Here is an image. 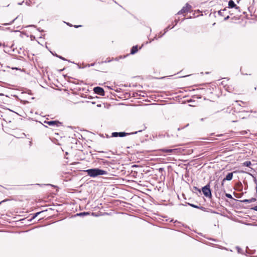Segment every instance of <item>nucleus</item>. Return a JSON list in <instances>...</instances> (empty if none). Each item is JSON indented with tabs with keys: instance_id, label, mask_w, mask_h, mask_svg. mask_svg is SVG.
<instances>
[{
	"instance_id": "obj_1",
	"label": "nucleus",
	"mask_w": 257,
	"mask_h": 257,
	"mask_svg": "<svg viewBox=\"0 0 257 257\" xmlns=\"http://www.w3.org/2000/svg\"><path fill=\"white\" fill-rule=\"evenodd\" d=\"M87 175L91 177H96L98 176L107 174V172L99 168L90 169L85 171Z\"/></svg>"
},
{
	"instance_id": "obj_2",
	"label": "nucleus",
	"mask_w": 257,
	"mask_h": 257,
	"mask_svg": "<svg viewBox=\"0 0 257 257\" xmlns=\"http://www.w3.org/2000/svg\"><path fill=\"white\" fill-rule=\"evenodd\" d=\"M146 128V126L144 125L142 126L141 130H139L138 131H136L134 133H126L124 132H119V133L114 132V133H112V137H125L128 135L136 134L138 132H142L143 131L145 130Z\"/></svg>"
},
{
	"instance_id": "obj_3",
	"label": "nucleus",
	"mask_w": 257,
	"mask_h": 257,
	"mask_svg": "<svg viewBox=\"0 0 257 257\" xmlns=\"http://www.w3.org/2000/svg\"><path fill=\"white\" fill-rule=\"evenodd\" d=\"M202 192L206 197H211V192L210 189V184H208L202 189Z\"/></svg>"
},
{
	"instance_id": "obj_4",
	"label": "nucleus",
	"mask_w": 257,
	"mask_h": 257,
	"mask_svg": "<svg viewBox=\"0 0 257 257\" xmlns=\"http://www.w3.org/2000/svg\"><path fill=\"white\" fill-rule=\"evenodd\" d=\"M94 92L100 96H104L105 92L103 89L100 87L97 86L94 88Z\"/></svg>"
},
{
	"instance_id": "obj_5",
	"label": "nucleus",
	"mask_w": 257,
	"mask_h": 257,
	"mask_svg": "<svg viewBox=\"0 0 257 257\" xmlns=\"http://www.w3.org/2000/svg\"><path fill=\"white\" fill-rule=\"evenodd\" d=\"M191 7L189 4H186L185 7H183L182 9L178 12V15H181L184 13H187L189 11V10L191 9Z\"/></svg>"
},
{
	"instance_id": "obj_6",
	"label": "nucleus",
	"mask_w": 257,
	"mask_h": 257,
	"mask_svg": "<svg viewBox=\"0 0 257 257\" xmlns=\"http://www.w3.org/2000/svg\"><path fill=\"white\" fill-rule=\"evenodd\" d=\"M44 122L50 126H59L61 123L58 120L45 121Z\"/></svg>"
},
{
	"instance_id": "obj_7",
	"label": "nucleus",
	"mask_w": 257,
	"mask_h": 257,
	"mask_svg": "<svg viewBox=\"0 0 257 257\" xmlns=\"http://www.w3.org/2000/svg\"><path fill=\"white\" fill-rule=\"evenodd\" d=\"M228 7L229 8H235L236 9H239V7L237 6L232 0H230L228 2Z\"/></svg>"
},
{
	"instance_id": "obj_8",
	"label": "nucleus",
	"mask_w": 257,
	"mask_h": 257,
	"mask_svg": "<svg viewBox=\"0 0 257 257\" xmlns=\"http://www.w3.org/2000/svg\"><path fill=\"white\" fill-rule=\"evenodd\" d=\"M233 177V173H229L226 176L225 178H224L222 181V185H223V182L225 180L230 181L232 179Z\"/></svg>"
},
{
	"instance_id": "obj_9",
	"label": "nucleus",
	"mask_w": 257,
	"mask_h": 257,
	"mask_svg": "<svg viewBox=\"0 0 257 257\" xmlns=\"http://www.w3.org/2000/svg\"><path fill=\"white\" fill-rule=\"evenodd\" d=\"M256 201V199L255 198H251L249 199H244L243 200H241V202L243 203H250L253 202H255Z\"/></svg>"
},
{
	"instance_id": "obj_10",
	"label": "nucleus",
	"mask_w": 257,
	"mask_h": 257,
	"mask_svg": "<svg viewBox=\"0 0 257 257\" xmlns=\"http://www.w3.org/2000/svg\"><path fill=\"white\" fill-rule=\"evenodd\" d=\"M138 47L137 46H133L131 51V54H134L138 51Z\"/></svg>"
},
{
	"instance_id": "obj_11",
	"label": "nucleus",
	"mask_w": 257,
	"mask_h": 257,
	"mask_svg": "<svg viewBox=\"0 0 257 257\" xmlns=\"http://www.w3.org/2000/svg\"><path fill=\"white\" fill-rule=\"evenodd\" d=\"M188 204L190 206H191L192 207H193V208H199V209H200L202 210H204V208L203 207H202V206L199 207V206H198L197 205H194V204H191V203H188Z\"/></svg>"
},
{
	"instance_id": "obj_12",
	"label": "nucleus",
	"mask_w": 257,
	"mask_h": 257,
	"mask_svg": "<svg viewBox=\"0 0 257 257\" xmlns=\"http://www.w3.org/2000/svg\"><path fill=\"white\" fill-rule=\"evenodd\" d=\"M176 149H163L162 151L165 153H172L176 151Z\"/></svg>"
},
{
	"instance_id": "obj_13",
	"label": "nucleus",
	"mask_w": 257,
	"mask_h": 257,
	"mask_svg": "<svg viewBox=\"0 0 257 257\" xmlns=\"http://www.w3.org/2000/svg\"><path fill=\"white\" fill-rule=\"evenodd\" d=\"M251 163L250 161H245L243 163V166H246V167H250Z\"/></svg>"
},
{
	"instance_id": "obj_14",
	"label": "nucleus",
	"mask_w": 257,
	"mask_h": 257,
	"mask_svg": "<svg viewBox=\"0 0 257 257\" xmlns=\"http://www.w3.org/2000/svg\"><path fill=\"white\" fill-rule=\"evenodd\" d=\"M225 9H223V10H220L218 11V14L219 15L221 16H224V12L225 11Z\"/></svg>"
},
{
	"instance_id": "obj_15",
	"label": "nucleus",
	"mask_w": 257,
	"mask_h": 257,
	"mask_svg": "<svg viewBox=\"0 0 257 257\" xmlns=\"http://www.w3.org/2000/svg\"><path fill=\"white\" fill-rule=\"evenodd\" d=\"M236 249H237V252H238L239 253H242L241 248H240L239 247H238V246H236Z\"/></svg>"
},
{
	"instance_id": "obj_16",
	"label": "nucleus",
	"mask_w": 257,
	"mask_h": 257,
	"mask_svg": "<svg viewBox=\"0 0 257 257\" xmlns=\"http://www.w3.org/2000/svg\"><path fill=\"white\" fill-rule=\"evenodd\" d=\"M225 196L226 197H227L228 198H230V199L232 198V195L230 194L226 193Z\"/></svg>"
},
{
	"instance_id": "obj_17",
	"label": "nucleus",
	"mask_w": 257,
	"mask_h": 257,
	"mask_svg": "<svg viewBox=\"0 0 257 257\" xmlns=\"http://www.w3.org/2000/svg\"><path fill=\"white\" fill-rule=\"evenodd\" d=\"M41 212H37L36 213V214H34V215L33 216L32 219H34L35 218L38 214H40Z\"/></svg>"
},
{
	"instance_id": "obj_18",
	"label": "nucleus",
	"mask_w": 257,
	"mask_h": 257,
	"mask_svg": "<svg viewBox=\"0 0 257 257\" xmlns=\"http://www.w3.org/2000/svg\"><path fill=\"white\" fill-rule=\"evenodd\" d=\"M56 56L57 57H58V58H59L60 59H62V60H66L64 58L62 57V56H58V55H56Z\"/></svg>"
},
{
	"instance_id": "obj_19",
	"label": "nucleus",
	"mask_w": 257,
	"mask_h": 257,
	"mask_svg": "<svg viewBox=\"0 0 257 257\" xmlns=\"http://www.w3.org/2000/svg\"><path fill=\"white\" fill-rule=\"evenodd\" d=\"M86 214H88V213H85V212L80 213L77 214V215H82Z\"/></svg>"
},
{
	"instance_id": "obj_20",
	"label": "nucleus",
	"mask_w": 257,
	"mask_h": 257,
	"mask_svg": "<svg viewBox=\"0 0 257 257\" xmlns=\"http://www.w3.org/2000/svg\"><path fill=\"white\" fill-rule=\"evenodd\" d=\"M17 18H15L14 20H13L12 22H11L10 23H8V24H5V25H10V24H12L14 22V21L17 19Z\"/></svg>"
},
{
	"instance_id": "obj_21",
	"label": "nucleus",
	"mask_w": 257,
	"mask_h": 257,
	"mask_svg": "<svg viewBox=\"0 0 257 257\" xmlns=\"http://www.w3.org/2000/svg\"><path fill=\"white\" fill-rule=\"evenodd\" d=\"M252 209L257 211V205L252 208Z\"/></svg>"
},
{
	"instance_id": "obj_22",
	"label": "nucleus",
	"mask_w": 257,
	"mask_h": 257,
	"mask_svg": "<svg viewBox=\"0 0 257 257\" xmlns=\"http://www.w3.org/2000/svg\"><path fill=\"white\" fill-rule=\"evenodd\" d=\"M173 27H174V26L173 27ZM169 29H171V28H170V27H169H169H168L165 29V30H166V31H165V33H166V32L168 31V30Z\"/></svg>"
},
{
	"instance_id": "obj_23",
	"label": "nucleus",
	"mask_w": 257,
	"mask_h": 257,
	"mask_svg": "<svg viewBox=\"0 0 257 257\" xmlns=\"http://www.w3.org/2000/svg\"><path fill=\"white\" fill-rule=\"evenodd\" d=\"M229 16H227V17H225L224 19V21L228 20L229 19Z\"/></svg>"
},
{
	"instance_id": "obj_24",
	"label": "nucleus",
	"mask_w": 257,
	"mask_h": 257,
	"mask_svg": "<svg viewBox=\"0 0 257 257\" xmlns=\"http://www.w3.org/2000/svg\"><path fill=\"white\" fill-rule=\"evenodd\" d=\"M81 25H79V26L75 25V26H74V27L78 28V27H81Z\"/></svg>"
},
{
	"instance_id": "obj_25",
	"label": "nucleus",
	"mask_w": 257,
	"mask_h": 257,
	"mask_svg": "<svg viewBox=\"0 0 257 257\" xmlns=\"http://www.w3.org/2000/svg\"><path fill=\"white\" fill-rule=\"evenodd\" d=\"M217 185H218V183H216V184H215V188H216V187H217Z\"/></svg>"
},
{
	"instance_id": "obj_26",
	"label": "nucleus",
	"mask_w": 257,
	"mask_h": 257,
	"mask_svg": "<svg viewBox=\"0 0 257 257\" xmlns=\"http://www.w3.org/2000/svg\"><path fill=\"white\" fill-rule=\"evenodd\" d=\"M178 20H175L176 24L177 23Z\"/></svg>"
},
{
	"instance_id": "obj_27",
	"label": "nucleus",
	"mask_w": 257,
	"mask_h": 257,
	"mask_svg": "<svg viewBox=\"0 0 257 257\" xmlns=\"http://www.w3.org/2000/svg\"><path fill=\"white\" fill-rule=\"evenodd\" d=\"M67 24L68 25H69V26H72L71 25H70V24H68V23H67Z\"/></svg>"
},
{
	"instance_id": "obj_28",
	"label": "nucleus",
	"mask_w": 257,
	"mask_h": 257,
	"mask_svg": "<svg viewBox=\"0 0 257 257\" xmlns=\"http://www.w3.org/2000/svg\"><path fill=\"white\" fill-rule=\"evenodd\" d=\"M194 188L196 189V190H198L197 188L196 187H195Z\"/></svg>"
},
{
	"instance_id": "obj_29",
	"label": "nucleus",
	"mask_w": 257,
	"mask_h": 257,
	"mask_svg": "<svg viewBox=\"0 0 257 257\" xmlns=\"http://www.w3.org/2000/svg\"><path fill=\"white\" fill-rule=\"evenodd\" d=\"M237 120H232V122H236Z\"/></svg>"
},
{
	"instance_id": "obj_30",
	"label": "nucleus",
	"mask_w": 257,
	"mask_h": 257,
	"mask_svg": "<svg viewBox=\"0 0 257 257\" xmlns=\"http://www.w3.org/2000/svg\"><path fill=\"white\" fill-rule=\"evenodd\" d=\"M4 201H5V200H4V201H3L1 202H0V204L2 203V202H4Z\"/></svg>"
},
{
	"instance_id": "obj_31",
	"label": "nucleus",
	"mask_w": 257,
	"mask_h": 257,
	"mask_svg": "<svg viewBox=\"0 0 257 257\" xmlns=\"http://www.w3.org/2000/svg\"><path fill=\"white\" fill-rule=\"evenodd\" d=\"M19 5H22V3H20L18 4Z\"/></svg>"
},
{
	"instance_id": "obj_32",
	"label": "nucleus",
	"mask_w": 257,
	"mask_h": 257,
	"mask_svg": "<svg viewBox=\"0 0 257 257\" xmlns=\"http://www.w3.org/2000/svg\"><path fill=\"white\" fill-rule=\"evenodd\" d=\"M136 166H137L136 165H134V166H133V167H136Z\"/></svg>"
},
{
	"instance_id": "obj_33",
	"label": "nucleus",
	"mask_w": 257,
	"mask_h": 257,
	"mask_svg": "<svg viewBox=\"0 0 257 257\" xmlns=\"http://www.w3.org/2000/svg\"><path fill=\"white\" fill-rule=\"evenodd\" d=\"M1 45V44L0 43V46Z\"/></svg>"
},
{
	"instance_id": "obj_34",
	"label": "nucleus",
	"mask_w": 257,
	"mask_h": 257,
	"mask_svg": "<svg viewBox=\"0 0 257 257\" xmlns=\"http://www.w3.org/2000/svg\"><path fill=\"white\" fill-rule=\"evenodd\" d=\"M1 28V27L0 26V28Z\"/></svg>"
}]
</instances>
